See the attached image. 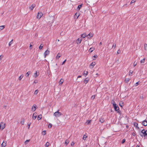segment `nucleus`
I'll use <instances>...</instances> for the list:
<instances>
[{"instance_id":"obj_1","label":"nucleus","mask_w":147,"mask_h":147,"mask_svg":"<svg viewBox=\"0 0 147 147\" xmlns=\"http://www.w3.org/2000/svg\"><path fill=\"white\" fill-rule=\"evenodd\" d=\"M141 136L144 137L145 138H147V130H145L144 129H143L141 131L140 134Z\"/></svg>"},{"instance_id":"obj_2","label":"nucleus","mask_w":147,"mask_h":147,"mask_svg":"<svg viewBox=\"0 0 147 147\" xmlns=\"http://www.w3.org/2000/svg\"><path fill=\"white\" fill-rule=\"evenodd\" d=\"M59 110H58L57 111L55 112L54 113V115L56 117H59L62 115L61 113L59 112Z\"/></svg>"},{"instance_id":"obj_3","label":"nucleus","mask_w":147,"mask_h":147,"mask_svg":"<svg viewBox=\"0 0 147 147\" xmlns=\"http://www.w3.org/2000/svg\"><path fill=\"white\" fill-rule=\"evenodd\" d=\"M43 15V14L41 12H38L37 16L36 18L38 19H40Z\"/></svg>"},{"instance_id":"obj_4","label":"nucleus","mask_w":147,"mask_h":147,"mask_svg":"<svg viewBox=\"0 0 147 147\" xmlns=\"http://www.w3.org/2000/svg\"><path fill=\"white\" fill-rule=\"evenodd\" d=\"M1 128L2 129H3L5 127V123L3 122H1L0 125Z\"/></svg>"},{"instance_id":"obj_5","label":"nucleus","mask_w":147,"mask_h":147,"mask_svg":"<svg viewBox=\"0 0 147 147\" xmlns=\"http://www.w3.org/2000/svg\"><path fill=\"white\" fill-rule=\"evenodd\" d=\"M36 105H34L32 108V110L33 111H35L36 109Z\"/></svg>"},{"instance_id":"obj_6","label":"nucleus","mask_w":147,"mask_h":147,"mask_svg":"<svg viewBox=\"0 0 147 147\" xmlns=\"http://www.w3.org/2000/svg\"><path fill=\"white\" fill-rule=\"evenodd\" d=\"M49 51L48 50H47L44 53V55H45V57H46V56L48 55L49 54Z\"/></svg>"},{"instance_id":"obj_7","label":"nucleus","mask_w":147,"mask_h":147,"mask_svg":"<svg viewBox=\"0 0 147 147\" xmlns=\"http://www.w3.org/2000/svg\"><path fill=\"white\" fill-rule=\"evenodd\" d=\"M113 107L116 111H117L119 110V108L118 107L117 105L116 104L114 105H113Z\"/></svg>"},{"instance_id":"obj_8","label":"nucleus","mask_w":147,"mask_h":147,"mask_svg":"<svg viewBox=\"0 0 147 147\" xmlns=\"http://www.w3.org/2000/svg\"><path fill=\"white\" fill-rule=\"evenodd\" d=\"M82 39H80V38H78L76 40L77 43V44H79L81 42Z\"/></svg>"},{"instance_id":"obj_9","label":"nucleus","mask_w":147,"mask_h":147,"mask_svg":"<svg viewBox=\"0 0 147 147\" xmlns=\"http://www.w3.org/2000/svg\"><path fill=\"white\" fill-rule=\"evenodd\" d=\"M142 124L144 126H146L147 125V121L144 120L143 121Z\"/></svg>"},{"instance_id":"obj_10","label":"nucleus","mask_w":147,"mask_h":147,"mask_svg":"<svg viewBox=\"0 0 147 147\" xmlns=\"http://www.w3.org/2000/svg\"><path fill=\"white\" fill-rule=\"evenodd\" d=\"M36 115L37 113H33V116H32V119H36Z\"/></svg>"},{"instance_id":"obj_11","label":"nucleus","mask_w":147,"mask_h":147,"mask_svg":"<svg viewBox=\"0 0 147 147\" xmlns=\"http://www.w3.org/2000/svg\"><path fill=\"white\" fill-rule=\"evenodd\" d=\"M64 80L63 79H61L59 82V84L60 85H61L64 82Z\"/></svg>"},{"instance_id":"obj_12","label":"nucleus","mask_w":147,"mask_h":147,"mask_svg":"<svg viewBox=\"0 0 147 147\" xmlns=\"http://www.w3.org/2000/svg\"><path fill=\"white\" fill-rule=\"evenodd\" d=\"M6 142H5L4 141L1 144L2 147H5L6 146Z\"/></svg>"},{"instance_id":"obj_13","label":"nucleus","mask_w":147,"mask_h":147,"mask_svg":"<svg viewBox=\"0 0 147 147\" xmlns=\"http://www.w3.org/2000/svg\"><path fill=\"white\" fill-rule=\"evenodd\" d=\"M35 6V5L34 4H32L30 7V8L32 10H33Z\"/></svg>"},{"instance_id":"obj_14","label":"nucleus","mask_w":147,"mask_h":147,"mask_svg":"<svg viewBox=\"0 0 147 147\" xmlns=\"http://www.w3.org/2000/svg\"><path fill=\"white\" fill-rule=\"evenodd\" d=\"M94 50V48H91L89 50V52L91 53Z\"/></svg>"},{"instance_id":"obj_15","label":"nucleus","mask_w":147,"mask_h":147,"mask_svg":"<svg viewBox=\"0 0 147 147\" xmlns=\"http://www.w3.org/2000/svg\"><path fill=\"white\" fill-rule=\"evenodd\" d=\"M87 137V135L85 134L84 135L83 137L82 138V139L84 140H85L86 138Z\"/></svg>"},{"instance_id":"obj_16","label":"nucleus","mask_w":147,"mask_h":147,"mask_svg":"<svg viewBox=\"0 0 147 147\" xmlns=\"http://www.w3.org/2000/svg\"><path fill=\"white\" fill-rule=\"evenodd\" d=\"M88 35H87L86 33L83 34L81 35V37H82L83 38H85L86 36H87Z\"/></svg>"},{"instance_id":"obj_17","label":"nucleus","mask_w":147,"mask_h":147,"mask_svg":"<svg viewBox=\"0 0 147 147\" xmlns=\"http://www.w3.org/2000/svg\"><path fill=\"white\" fill-rule=\"evenodd\" d=\"M130 80V78H126L125 79V81L126 83H127L129 82Z\"/></svg>"},{"instance_id":"obj_18","label":"nucleus","mask_w":147,"mask_h":147,"mask_svg":"<svg viewBox=\"0 0 147 147\" xmlns=\"http://www.w3.org/2000/svg\"><path fill=\"white\" fill-rule=\"evenodd\" d=\"M61 54H60L59 53H58L56 56V59H59V58L61 57Z\"/></svg>"},{"instance_id":"obj_19","label":"nucleus","mask_w":147,"mask_h":147,"mask_svg":"<svg viewBox=\"0 0 147 147\" xmlns=\"http://www.w3.org/2000/svg\"><path fill=\"white\" fill-rule=\"evenodd\" d=\"M30 74V71H29L28 72H27L25 75V76L26 77H28L29 76V75Z\"/></svg>"},{"instance_id":"obj_20","label":"nucleus","mask_w":147,"mask_h":147,"mask_svg":"<svg viewBox=\"0 0 147 147\" xmlns=\"http://www.w3.org/2000/svg\"><path fill=\"white\" fill-rule=\"evenodd\" d=\"M134 125L135 127L138 128V129H139V128L138 127V124L137 123L135 122L134 123Z\"/></svg>"},{"instance_id":"obj_21","label":"nucleus","mask_w":147,"mask_h":147,"mask_svg":"<svg viewBox=\"0 0 147 147\" xmlns=\"http://www.w3.org/2000/svg\"><path fill=\"white\" fill-rule=\"evenodd\" d=\"M88 81V79L87 78H86L84 81V82L86 84Z\"/></svg>"},{"instance_id":"obj_22","label":"nucleus","mask_w":147,"mask_h":147,"mask_svg":"<svg viewBox=\"0 0 147 147\" xmlns=\"http://www.w3.org/2000/svg\"><path fill=\"white\" fill-rule=\"evenodd\" d=\"M87 35L89 36L91 38L93 36V34L92 33H90Z\"/></svg>"},{"instance_id":"obj_23","label":"nucleus","mask_w":147,"mask_h":147,"mask_svg":"<svg viewBox=\"0 0 147 147\" xmlns=\"http://www.w3.org/2000/svg\"><path fill=\"white\" fill-rule=\"evenodd\" d=\"M42 117V115H40L38 116L37 119L38 120H39L41 119Z\"/></svg>"},{"instance_id":"obj_24","label":"nucleus","mask_w":147,"mask_h":147,"mask_svg":"<svg viewBox=\"0 0 147 147\" xmlns=\"http://www.w3.org/2000/svg\"><path fill=\"white\" fill-rule=\"evenodd\" d=\"M95 62H93L91 63L90 65L92 66V67H93L95 65Z\"/></svg>"},{"instance_id":"obj_25","label":"nucleus","mask_w":147,"mask_h":147,"mask_svg":"<svg viewBox=\"0 0 147 147\" xmlns=\"http://www.w3.org/2000/svg\"><path fill=\"white\" fill-rule=\"evenodd\" d=\"M100 121L101 123H103L104 121V119L103 118H101L100 119Z\"/></svg>"},{"instance_id":"obj_26","label":"nucleus","mask_w":147,"mask_h":147,"mask_svg":"<svg viewBox=\"0 0 147 147\" xmlns=\"http://www.w3.org/2000/svg\"><path fill=\"white\" fill-rule=\"evenodd\" d=\"M79 16V14H78L77 15V13H76L75 14V15H74V18H76V19H77L78 17Z\"/></svg>"},{"instance_id":"obj_27","label":"nucleus","mask_w":147,"mask_h":147,"mask_svg":"<svg viewBox=\"0 0 147 147\" xmlns=\"http://www.w3.org/2000/svg\"><path fill=\"white\" fill-rule=\"evenodd\" d=\"M145 58H144L143 59L141 60L140 61L141 63H144L145 62Z\"/></svg>"},{"instance_id":"obj_28","label":"nucleus","mask_w":147,"mask_h":147,"mask_svg":"<svg viewBox=\"0 0 147 147\" xmlns=\"http://www.w3.org/2000/svg\"><path fill=\"white\" fill-rule=\"evenodd\" d=\"M144 49L145 50L147 51V44H145L144 45Z\"/></svg>"},{"instance_id":"obj_29","label":"nucleus","mask_w":147,"mask_h":147,"mask_svg":"<svg viewBox=\"0 0 147 147\" xmlns=\"http://www.w3.org/2000/svg\"><path fill=\"white\" fill-rule=\"evenodd\" d=\"M38 90H36L35 91L34 94L35 95H37V94L38 93Z\"/></svg>"},{"instance_id":"obj_30","label":"nucleus","mask_w":147,"mask_h":147,"mask_svg":"<svg viewBox=\"0 0 147 147\" xmlns=\"http://www.w3.org/2000/svg\"><path fill=\"white\" fill-rule=\"evenodd\" d=\"M34 76L35 78H36L38 76V75L37 74V71H36V72L34 74Z\"/></svg>"},{"instance_id":"obj_31","label":"nucleus","mask_w":147,"mask_h":147,"mask_svg":"<svg viewBox=\"0 0 147 147\" xmlns=\"http://www.w3.org/2000/svg\"><path fill=\"white\" fill-rule=\"evenodd\" d=\"M91 121V120H88L87 121L86 123H87V125H89L90 124V123Z\"/></svg>"},{"instance_id":"obj_32","label":"nucleus","mask_w":147,"mask_h":147,"mask_svg":"<svg viewBox=\"0 0 147 147\" xmlns=\"http://www.w3.org/2000/svg\"><path fill=\"white\" fill-rule=\"evenodd\" d=\"M23 75H21L20 76V77H19V80H21L23 78Z\"/></svg>"},{"instance_id":"obj_33","label":"nucleus","mask_w":147,"mask_h":147,"mask_svg":"<svg viewBox=\"0 0 147 147\" xmlns=\"http://www.w3.org/2000/svg\"><path fill=\"white\" fill-rule=\"evenodd\" d=\"M5 28V26H0V29L1 30H2L3 29Z\"/></svg>"},{"instance_id":"obj_34","label":"nucleus","mask_w":147,"mask_h":147,"mask_svg":"<svg viewBox=\"0 0 147 147\" xmlns=\"http://www.w3.org/2000/svg\"><path fill=\"white\" fill-rule=\"evenodd\" d=\"M111 103L113 104V105H114L116 104L115 103V101L113 100H112L111 101Z\"/></svg>"},{"instance_id":"obj_35","label":"nucleus","mask_w":147,"mask_h":147,"mask_svg":"<svg viewBox=\"0 0 147 147\" xmlns=\"http://www.w3.org/2000/svg\"><path fill=\"white\" fill-rule=\"evenodd\" d=\"M119 105L121 107H122V106L123 105V103L122 101H121L120 102Z\"/></svg>"},{"instance_id":"obj_36","label":"nucleus","mask_w":147,"mask_h":147,"mask_svg":"<svg viewBox=\"0 0 147 147\" xmlns=\"http://www.w3.org/2000/svg\"><path fill=\"white\" fill-rule=\"evenodd\" d=\"M13 40L12 39L11 41L9 42V46H10L11 45L13 44Z\"/></svg>"},{"instance_id":"obj_37","label":"nucleus","mask_w":147,"mask_h":147,"mask_svg":"<svg viewBox=\"0 0 147 147\" xmlns=\"http://www.w3.org/2000/svg\"><path fill=\"white\" fill-rule=\"evenodd\" d=\"M49 145V143L48 142H47L45 144L46 147H48Z\"/></svg>"},{"instance_id":"obj_38","label":"nucleus","mask_w":147,"mask_h":147,"mask_svg":"<svg viewBox=\"0 0 147 147\" xmlns=\"http://www.w3.org/2000/svg\"><path fill=\"white\" fill-rule=\"evenodd\" d=\"M82 6V5L81 4L80 5H79L78 7V10H79L80 8Z\"/></svg>"},{"instance_id":"obj_39","label":"nucleus","mask_w":147,"mask_h":147,"mask_svg":"<svg viewBox=\"0 0 147 147\" xmlns=\"http://www.w3.org/2000/svg\"><path fill=\"white\" fill-rule=\"evenodd\" d=\"M69 143V141L68 140H65V144H66V145H67Z\"/></svg>"},{"instance_id":"obj_40","label":"nucleus","mask_w":147,"mask_h":147,"mask_svg":"<svg viewBox=\"0 0 147 147\" xmlns=\"http://www.w3.org/2000/svg\"><path fill=\"white\" fill-rule=\"evenodd\" d=\"M30 140H26L25 141V144H28V143L29 142V141H30Z\"/></svg>"},{"instance_id":"obj_41","label":"nucleus","mask_w":147,"mask_h":147,"mask_svg":"<svg viewBox=\"0 0 147 147\" xmlns=\"http://www.w3.org/2000/svg\"><path fill=\"white\" fill-rule=\"evenodd\" d=\"M46 131H44L42 132V134L44 135H45L46 134Z\"/></svg>"},{"instance_id":"obj_42","label":"nucleus","mask_w":147,"mask_h":147,"mask_svg":"<svg viewBox=\"0 0 147 147\" xmlns=\"http://www.w3.org/2000/svg\"><path fill=\"white\" fill-rule=\"evenodd\" d=\"M96 95H95L92 96L91 97V98L92 99H94Z\"/></svg>"},{"instance_id":"obj_43","label":"nucleus","mask_w":147,"mask_h":147,"mask_svg":"<svg viewBox=\"0 0 147 147\" xmlns=\"http://www.w3.org/2000/svg\"><path fill=\"white\" fill-rule=\"evenodd\" d=\"M116 47V44H114L112 46V48H114L115 49Z\"/></svg>"},{"instance_id":"obj_44","label":"nucleus","mask_w":147,"mask_h":147,"mask_svg":"<svg viewBox=\"0 0 147 147\" xmlns=\"http://www.w3.org/2000/svg\"><path fill=\"white\" fill-rule=\"evenodd\" d=\"M133 71H131V70H130L129 71V75H131L133 73Z\"/></svg>"},{"instance_id":"obj_45","label":"nucleus","mask_w":147,"mask_h":147,"mask_svg":"<svg viewBox=\"0 0 147 147\" xmlns=\"http://www.w3.org/2000/svg\"><path fill=\"white\" fill-rule=\"evenodd\" d=\"M24 119H23L21 121V123L22 124L24 125Z\"/></svg>"},{"instance_id":"obj_46","label":"nucleus","mask_w":147,"mask_h":147,"mask_svg":"<svg viewBox=\"0 0 147 147\" xmlns=\"http://www.w3.org/2000/svg\"><path fill=\"white\" fill-rule=\"evenodd\" d=\"M52 126V125L50 123L49 124V125H48L49 128H51V127Z\"/></svg>"},{"instance_id":"obj_47","label":"nucleus","mask_w":147,"mask_h":147,"mask_svg":"<svg viewBox=\"0 0 147 147\" xmlns=\"http://www.w3.org/2000/svg\"><path fill=\"white\" fill-rule=\"evenodd\" d=\"M42 45L41 44L39 47V49L40 50L42 49L43 47V46H42Z\"/></svg>"},{"instance_id":"obj_48","label":"nucleus","mask_w":147,"mask_h":147,"mask_svg":"<svg viewBox=\"0 0 147 147\" xmlns=\"http://www.w3.org/2000/svg\"><path fill=\"white\" fill-rule=\"evenodd\" d=\"M88 74V72L87 71H84V75H87Z\"/></svg>"},{"instance_id":"obj_49","label":"nucleus","mask_w":147,"mask_h":147,"mask_svg":"<svg viewBox=\"0 0 147 147\" xmlns=\"http://www.w3.org/2000/svg\"><path fill=\"white\" fill-rule=\"evenodd\" d=\"M135 1H136L135 0H132L131 1V2H130V4H131L134 3L135 2Z\"/></svg>"},{"instance_id":"obj_50","label":"nucleus","mask_w":147,"mask_h":147,"mask_svg":"<svg viewBox=\"0 0 147 147\" xmlns=\"http://www.w3.org/2000/svg\"><path fill=\"white\" fill-rule=\"evenodd\" d=\"M32 45H31V43H30V49H31L32 48Z\"/></svg>"},{"instance_id":"obj_51","label":"nucleus","mask_w":147,"mask_h":147,"mask_svg":"<svg viewBox=\"0 0 147 147\" xmlns=\"http://www.w3.org/2000/svg\"><path fill=\"white\" fill-rule=\"evenodd\" d=\"M38 82V80H35L34 81V83L35 84L37 83Z\"/></svg>"},{"instance_id":"obj_52","label":"nucleus","mask_w":147,"mask_h":147,"mask_svg":"<svg viewBox=\"0 0 147 147\" xmlns=\"http://www.w3.org/2000/svg\"><path fill=\"white\" fill-rule=\"evenodd\" d=\"M3 57V55H0V60H1L2 59Z\"/></svg>"},{"instance_id":"obj_53","label":"nucleus","mask_w":147,"mask_h":147,"mask_svg":"<svg viewBox=\"0 0 147 147\" xmlns=\"http://www.w3.org/2000/svg\"><path fill=\"white\" fill-rule=\"evenodd\" d=\"M125 141V139H123L122 141V144H123L124 143Z\"/></svg>"},{"instance_id":"obj_54","label":"nucleus","mask_w":147,"mask_h":147,"mask_svg":"<svg viewBox=\"0 0 147 147\" xmlns=\"http://www.w3.org/2000/svg\"><path fill=\"white\" fill-rule=\"evenodd\" d=\"M74 143L73 142H72L71 144V145L72 146H74Z\"/></svg>"},{"instance_id":"obj_55","label":"nucleus","mask_w":147,"mask_h":147,"mask_svg":"<svg viewBox=\"0 0 147 147\" xmlns=\"http://www.w3.org/2000/svg\"><path fill=\"white\" fill-rule=\"evenodd\" d=\"M137 65V63L135 61L134 62V67H135Z\"/></svg>"},{"instance_id":"obj_56","label":"nucleus","mask_w":147,"mask_h":147,"mask_svg":"<svg viewBox=\"0 0 147 147\" xmlns=\"http://www.w3.org/2000/svg\"><path fill=\"white\" fill-rule=\"evenodd\" d=\"M117 54H119L120 53V49H119L118 50V51H117Z\"/></svg>"},{"instance_id":"obj_57","label":"nucleus","mask_w":147,"mask_h":147,"mask_svg":"<svg viewBox=\"0 0 147 147\" xmlns=\"http://www.w3.org/2000/svg\"><path fill=\"white\" fill-rule=\"evenodd\" d=\"M66 59H65V61H63V62L62 63V65H63V64L64 63H65V62L66 61Z\"/></svg>"},{"instance_id":"obj_58","label":"nucleus","mask_w":147,"mask_h":147,"mask_svg":"<svg viewBox=\"0 0 147 147\" xmlns=\"http://www.w3.org/2000/svg\"><path fill=\"white\" fill-rule=\"evenodd\" d=\"M30 124H31V123H28V128L29 129L30 127Z\"/></svg>"},{"instance_id":"obj_59","label":"nucleus","mask_w":147,"mask_h":147,"mask_svg":"<svg viewBox=\"0 0 147 147\" xmlns=\"http://www.w3.org/2000/svg\"><path fill=\"white\" fill-rule=\"evenodd\" d=\"M138 84V82H137L136 84V86H137Z\"/></svg>"},{"instance_id":"obj_60","label":"nucleus","mask_w":147,"mask_h":147,"mask_svg":"<svg viewBox=\"0 0 147 147\" xmlns=\"http://www.w3.org/2000/svg\"><path fill=\"white\" fill-rule=\"evenodd\" d=\"M93 57H95V58H97V57L98 56L97 55H94L93 56Z\"/></svg>"},{"instance_id":"obj_61","label":"nucleus","mask_w":147,"mask_h":147,"mask_svg":"<svg viewBox=\"0 0 147 147\" xmlns=\"http://www.w3.org/2000/svg\"><path fill=\"white\" fill-rule=\"evenodd\" d=\"M132 135L134 136H135L136 134L134 133H133Z\"/></svg>"},{"instance_id":"obj_62","label":"nucleus","mask_w":147,"mask_h":147,"mask_svg":"<svg viewBox=\"0 0 147 147\" xmlns=\"http://www.w3.org/2000/svg\"><path fill=\"white\" fill-rule=\"evenodd\" d=\"M81 77V76H79L77 78Z\"/></svg>"},{"instance_id":"obj_63","label":"nucleus","mask_w":147,"mask_h":147,"mask_svg":"<svg viewBox=\"0 0 147 147\" xmlns=\"http://www.w3.org/2000/svg\"><path fill=\"white\" fill-rule=\"evenodd\" d=\"M102 45V42H100V43H99V45Z\"/></svg>"},{"instance_id":"obj_64","label":"nucleus","mask_w":147,"mask_h":147,"mask_svg":"<svg viewBox=\"0 0 147 147\" xmlns=\"http://www.w3.org/2000/svg\"><path fill=\"white\" fill-rule=\"evenodd\" d=\"M136 147H140L139 146L137 145Z\"/></svg>"}]
</instances>
